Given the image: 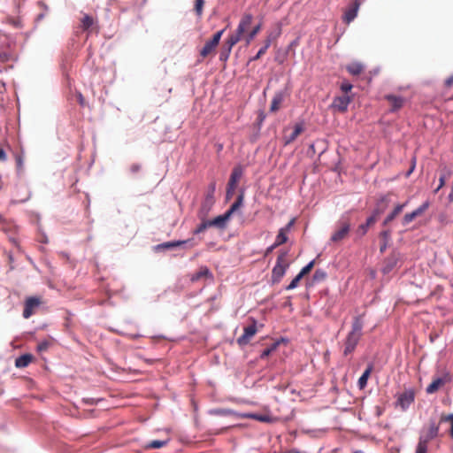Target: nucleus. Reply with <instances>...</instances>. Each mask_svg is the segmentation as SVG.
Segmentation results:
<instances>
[{
  "label": "nucleus",
  "mask_w": 453,
  "mask_h": 453,
  "mask_svg": "<svg viewBox=\"0 0 453 453\" xmlns=\"http://www.w3.org/2000/svg\"><path fill=\"white\" fill-rule=\"evenodd\" d=\"M363 318L364 314H361L354 317L353 319L351 330L343 342V355L345 357L349 356L355 350L362 337V330L364 326Z\"/></svg>",
  "instance_id": "1"
},
{
  "label": "nucleus",
  "mask_w": 453,
  "mask_h": 453,
  "mask_svg": "<svg viewBox=\"0 0 453 453\" xmlns=\"http://www.w3.org/2000/svg\"><path fill=\"white\" fill-rule=\"evenodd\" d=\"M288 254V251H280L278 255L276 264L272 271V280L274 283L280 280V279L284 276L286 270L289 266V263L287 259Z\"/></svg>",
  "instance_id": "2"
},
{
  "label": "nucleus",
  "mask_w": 453,
  "mask_h": 453,
  "mask_svg": "<svg viewBox=\"0 0 453 453\" xmlns=\"http://www.w3.org/2000/svg\"><path fill=\"white\" fill-rule=\"evenodd\" d=\"M253 21V15L251 13L245 12L238 24V27L234 33L231 34L229 37H236L238 38V42L244 38L245 34L248 32L251 23Z\"/></svg>",
  "instance_id": "3"
},
{
  "label": "nucleus",
  "mask_w": 453,
  "mask_h": 453,
  "mask_svg": "<svg viewBox=\"0 0 453 453\" xmlns=\"http://www.w3.org/2000/svg\"><path fill=\"white\" fill-rule=\"evenodd\" d=\"M15 58V53L12 49L11 41L6 35L0 34V60L7 62Z\"/></svg>",
  "instance_id": "4"
},
{
  "label": "nucleus",
  "mask_w": 453,
  "mask_h": 453,
  "mask_svg": "<svg viewBox=\"0 0 453 453\" xmlns=\"http://www.w3.org/2000/svg\"><path fill=\"white\" fill-rule=\"evenodd\" d=\"M224 32L225 29L218 31L216 34L213 35L211 40L205 42L204 46L200 50V57L203 59L215 52L216 48L218 47Z\"/></svg>",
  "instance_id": "5"
},
{
  "label": "nucleus",
  "mask_w": 453,
  "mask_h": 453,
  "mask_svg": "<svg viewBox=\"0 0 453 453\" xmlns=\"http://www.w3.org/2000/svg\"><path fill=\"white\" fill-rule=\"evenodd\" d=\"M350 230V223L349 221H340L337 229L331 235L330 240L333 242H340L345 239Z\"/></svg>",
  "instance_id": "6"
},
{
  "label": "nucleus",
  "mask_w": 453,
  "mask_h": 453,
  "mask_svg": "<svg viewBox=\"0 0 453 453\" xmlns=\"http://www.w3.org/2000/svg\"><path fill=\"white\" fill-rule=\"evenodd\" d=\"M281 34V28L279 26L276 31L269 32L266 39L265 40V45L258 50L256 56H254L250 60L256 61L258 60L268 50L271 46L273 41L276 40L280 35Z\"/></svg>",
  "instance_id": "7"
},
{
  "label": "nucleus",
  "mask_w": 453,
  "mask_h": 453,
  "mask_svg": "<svg viewBox=\"0 0 453 453\" xmlns=\"http://www.w3.org/2000/svg\"><path fill=\"white\" fill-rule=\"evenodd\" d=\"M451 376L449 373H445L442 377L434 378L433 381L426 387V392L428 395L436 393L441 388L450 382Z\"/></svg>",
  "instance_id": "8"
},
{
  "label": "nucleus",
  "mask_w": 453,
  "mask_h": 453,
  "mask_svg": "<svg viewBox=\"0 0 453 453\" xmlns=\"http://www.w3.org/2000/svg\"><path fill=\"white\" fill-rule=\"evenodd\" d=\"M243 331V334L241 335L236 341L239 346L247 345L250 342V339L256 334L257 331L256 320L253 319L252 324L244 327Z\"/></svg>",
  "instance_id": "9"
},
{
  "label": "nucleus",
  "mask_w": 453,
  "mask_h": 453,
  "mask_svg": "<svg viewBox=\"0 0 453 453\" xmlns=\"http://www.w3.org/2000/svg\"><path fill=\"white\" fill-rule=\"evenodd\" d=\"M296 219L293 218L284 227H281L278 234L276 235L274 246H280L286 243L288 240V233L291 230L293 226L295 225Z\"/></svg>",
  "instance_id": "10"
},
{
  "label": "nucleus",
  "mask_w": 453,
  "mask_h": 453,
  "mask_svg": "<svg viewBox=\"0 0 453 453\" xmlns=\"http://www.w3.org/2000/svg\"><path fill=\"white\" fill-rule=\"evenodd\" d=\"M303 130H304V127H303V123L295 124L294 129L289 134H287L288 129L285 128L284 129L285 134L283 136L284 145H288V144L292 143L293 142H295L296 140V138L303 132Z\"/></svg>",
  "instance_id": "11"
},
{
  "label": "nucleus",
  "mask_w": 453,
  "mask_h": 453,
  "mask_svg": "<svg viewBox=\"0 0 453 453\" xmlns=\"http://www.w3.org/2000/svg\"><path fill=\"white\" fill-rule=\"evenodd\" d=\"M429 207V202H425L422 205H420L418 208L414 210L411 213H406L403 218V225L407 226L411 221H413L417 217L421 216Z\"/></svg>",
  "instance_id": "12"
},
{
  "label": "nucleus",
  "mask_w": 453,
  "mask_h": 453,
  "mask_svg": "<svg viewBox=\"0 0 453 453\" xmlns=\"http://www.w3.org/2000/svg\"><path fill=\"white\" fill-rule=\"evenodd\" d=\"M41 304V300L37 297H28L25 302L23 317L25 319L30 318L34 313L36 308H38Z\"/></svg>",
  "instance_id": "13"
},
{
  "label": "nucleus",
  "mask_w": 453,
  "mask_h": 453,
  "mask_svg": "<svg viewBox=\"0 0 453 453\" xmlns=\"http://www.w3.org/2000/svg\"><path fill=\"white\" fill-rule=\"evenodd\" d=\"M238 43V38L237 36L236 37H229L226 40L223 47H222V50H221V52H220V55H219V59L221 61H226L230 56V53L232 51V49L233 47Z\"/></svg>",
  "instance_id": "14"
},
{
  "label": "nucleus",
  "mask_w": 453,
  "mask_h": 453,
  "mask_svg": "<svg viewBox=\"0 0 453 453\" xmlns=\"http://www.w3.org/2000/svg\"><path fill=\"white\" fill-rule=\"evenodd\" d=\"M351 101L352 97L348 95L337 96L334 99L332 106L337 109L339 111L344 112L347 111L348 106Z\"/></svg>",
  "instance_id": "15"
},
{
  "label": "nucleus",
  "mask_w": 453,
  "mask_h": 453,
  "mask_svg": "<svg viewBox=\"0 0 453 453\" xmlns=\"http://www.w3.org/2000/svg\"><path fill=\"white\" fill-rule=\"evenodd\" d=\"M359 6H360V3L358 0H355L351 5H349L345 12H344V16H343V20L345 23L347 24H349L351 21H353L355 19V18L357 17V12H358V9H359Z\"/></svg>",
  "instance_id": "16"
},
{
  "label": "nucleus",
  "mask_w": 453,
  "mask_h": 453,
  "mask_svg": "<svg viewBox=\"0 0 453 453\" xmlns=\"http://www.w3.org/2000/svg\"><path fill=\"white\" fill-rule=\"evenodd\" d=\"M415 399V393L412 389L405 390L398 397V403L401 407L405 410L408 408Z\"/></svg>",
  "instance_id": "17"
},
{
  "label": "nucleus",
  "mask_w": 453,
  "mask_h": 453,
  "mask_svg": "<svg viewBox=\"0 0 453 453\" xmlns=\"http://www.w3.org/2000/svg\"><path fill=\"white\" fill-rule=\"evenodd\" d=\"M190 243V246H195V243L192 242V239L183 240V241H174V242H166L156 246V250H165L173 249L179 246H182L184 244Z\"/></svg>",
  "instance_id": "18"
},
{
  "label": "nucleus",
  "mask_w": 453,
  "mask_h": 453,
  "mask_svg": "<svg viewBox=\"0 0 453 453\" xmlns=\"http://www.w3.org/2000/svg\"><path fill=\"white\" fill-rule=\"evenodd\" d=\"M439 434V426H437L434 421L429 424V427L425 434H422L419 437V440L428 443L431 440L434 439L438 436Z\"/></svg>",
  "instance_id": "19"
},
{
  "label": "nucleus",
  "mask_w": 453,
  "mask_h": 453,
  "mask_svg": "<svg viewBox=\"0 0 453 453\" xmlns=\"http://www.w3.org/2000/svg\"><path fill=\"white\" fill-rule=\"evenodd\" d=\"M285 97H286V93L284 91L276 92L272 99V103L270 105V111L271 112L278 111L280 109L281 104H282L283 101L285 100Z\"/></svg>",
  "instance_id": "20"
},
{
  "label": "nucleus",
  "mask_w": 453,
  "mask_h": 453,
  "mask_svg": "<svg viewBox=\"0 0 453 453\" xmlns=\"http://www.w3.org/2000/svg\"><path fill=\"white\" fill-rule=\"evenodd\" d=\"M230 217L231 216L229 213L226 211L224 214L219 215L213 219L208 220V225H211V226L218 227L219 229H224L226 226V223Z\"/></svg>",
  "instance_id": "21"
},
{
  "label": "nucleus",
  "mask_w": 453,
  "mask_h": 453,
  "mask_svg": "<svg viewBox=\"0 0 453 453\" xmlns=\"http://www.w3.org/2000/svg\"><path fill=\"white\" fill-rule=\"evenodd\" d=\"M385 98L388 100L392 111H395L403 106L404 99L401 96L388 95Z\"/></svg>",
  "instance_id": "22"
},
{
  "label": "nucleus",
  "mask_w": 453,
  "mask_h": 453,
  "mask_svg": "<svg viewBox=\"0 0 453 453\" xmlns=\"http://www.w3.org/2000/svg\"><path fill=\"white\" fill-rule=\"evenodd\" d=\"M242 174H243V170H242V166L237 165L233 169L230 178H229V180H228V183H227V184H229V186H231V188L233 187H237V184H238L239 180H241Z\"/></svg>",
  "instance_id": "23"
},
{
  "label": "nucleus",
  "mask_w": 453,
  "mask_h": 453,
  "mask_svg": "<svg viewBox=\"0 0 453 453\" xmlns=\"http://www.w3.org/2000/svg\"><path fill=\"white\" fill-rule=\"evenodd\" d=\"M364 65L360 62H352L346 65V70L351 75H359L364 71Z\"/></svg>",
  "instance_id": "24"
},
{
  "label": "nucleus",
  "mask_w": 453,
  "mask_h": 453,
  "mask_svg": "<svg viewBox=\"0 0 453 453\" xmlns=\"http://www.w3.org/2000/svg\"><path fill=\"white\" fill-rule=\"evenodd\" d=\"M405 205H406V203L397 204L395 207V209L393 210V211L387 216V218L385 219V220L383 222V225L386 226V225L389 224L392 220H394L396 216H398L403 211Z\"/></svg>",
  "instance_id": "25"
},
{
  "label": "nucleus",
  "mask_w": 453,
  "mask_h": 453,
  "mask_svg": "<svg viewBox=\"0 0 453 453\" xmlns=\"http://www.w3.org/2000/svg\"><path fill=\"white\" fill-rule=\"evenodd\" d=\"M33 357L30 354H25L16 358L15 365L18 368L27 366L32 362Z\"/></svg>",
  "instance_id": "26"
},
{
  "label": "nucleus",
  "mask_w": 453,
  "mask_h": 453,
  "mask_svg": "<svg viewBox=\"0 0 453 453\" xmlns=\"http://www.w3.org/2000/svg\"><path fill=\"white\" fill-rule=\"evenodd\" d=\"M211 276L210 270L206 266H202L191 276L192 281H197L202 278Z\"/></svg>",
  "instance_id": "27"
},
{
  "label": "nucleus",
  "mask_w": 453,
  "mask_h": 453,
  "mask_svg": "<svg viewBox=\"0 0 453 453\" xmlns=\"http://www.w3.org/2000/svg\"><path fill=\"white\" fill-rule=\"evenodd\" d=\"M372 371V366L369 365L365 370V372H363L361 377L358 379L357 385H358L360 389H363V388H365L366 387L367 380H368V379L370 377V374H371Z\"/></svg>",
  "instance_id": "28"
},
{
  "label": "nucleus",
  "mask_w": 453,
  "mask_h": 453,
  "mask_svg": "<svg viewBox=\"0 0 453 453\" xmlns=\"http://www.w3.org/2000/svg\"><path fill=\"white\" fill-rule=\"evenodd\" d=\"M261 27V24H257L249 33L246 34L243 38L246 42V45H249L253 41L256 35L260 32Z\"/></svg>",
  "instance_id": "29"
},
{
  "label": "nucleus",
  "mask_w": 453,
  "mask_h": 453,
  "mask_svg": "<svg viewBox=\"0 0 453 453\" xmlns=\"http://www.w3.org/2000/svg\"><path fill=\"white\" fill-rule=\"evenodd\" d=\"M94 24V19L88 14H85L81 19V27L83 31H88Z\"/></svg>",
  "instance_id": "30"
},
{
  "label": "nucleus",
  "mask_w": 453,
  "mask_h": 453,
  "mask_svg": "<svg viewBox=\"0 0 453 453\" xmlns=\"http://www.w3.org/2000/svg\"><path fill=\"white\" fill-rule=\"evenodd\" d=\"M243 197H244L243 193H241L238 196L236 201L226 211V212L229 213L230 216L242 205Z\"/></svg>",
  "instance_id": "31"
},
{
  "label": "nucleus",
  "mask_w": 453,
  "mask_h": 453,
  "mask_svg": "<svg viewBox=\"0 0 453 453\" xmlns=\"http://www.w3.org/2000/svg\"><path fill=\"white\" fill-rule=\"evenodd\" d=\"M440 422H449L450 424L449 436L453 440V413L442 414L440 418Z\"/></svg>",
  "instance_id": "32"
},
{
  "label": "nucleus",
  "mask_w": 453,
  "mask_h": 453,
  "mask_svg": "<svg viewBox=\"0 0 453 453\" xmlns=\"http://www.w3.org/2000/svg\"><path fill=\"white\" fill-rule=\"evenodd\" d=\"M245 417L252 418V419H255V420H258V421H261V422L269 423V422L272 421V418L269 417L268 415L251 413V414L245 415Z\"/></svg>",
  "instance_id": "33"
},
{
  "label": "nucleus",
  "mask_w": 453,
  "mask_h": 453,
  "mask_svg": "<svg viewBox=\"0 0 453 453\" xmlns=\"http://www.w3.org/2000/svg\"><path fill=\"white\" fill-rule=\"evenodd\" d=\"M278 346H279L278 342L273 343L269 348L263 350V352L260 355V358L261 359L266 358L268 356H270L273 351H275L277 349Z\"/></svg>",
  "instance_id": "34"
},
{
  "label": "nucleus",
  "mask_w": 453,
  "mask_h": 453,
  "mask_svg": "<svg viewBox=\"0 0 453 453\" xmlns=\"http://www.w3.org/2000/svg\"><path fill=\"white\" fill-rule=\"evenodd\" d=\"M396 265V258L395 257H389L387 261H386V265L383 268V272L384 273H388L389 272H391L393 270V268Z\"/></svg>",
  "instance_id": "35"
},
{
  "label": "nucleus",
  "mask_w": 453,
  "mask_h": 453,
  "mask_svg": "<svg viewBox=\"0 0 453 453\" xmlns=\"http://www.w3.org/2000/svg\"><path fill=\"white\" fill-rule=\"evenodd\" d=\"M13 227L14 226L12 223L6 221L0 216V230H2L4 233H8L11 232Z\"/></svg>",
  "instance_id": "36"
},
{
  "label": "nucleus",
  "mask_w": 453,
  "mask_h": 453,
  "mask_svg": "<svg viewBox=\"0 0 453 453\" xmlns=\"http://www.w3.org/2000/svg\"><path fill=\"white\" fill-rule=\"evenodd\" d=\"M166 444H167V441L155 440V441L149 442L145 446V449H159Z\"/></svg>",
  "instance_id": "37"
},
{
  "label": "nucleus",
  "mask_w": 453,
  "mask_h": 453,
  "mask_svg": "<svg viewBox=\"0 0 453 453\" xmlns=\"http://www.w3.org/2000/svg\"><path fill=\"white\" fill-rule=\"evenodd\" d=\"M203 5H204V0H196L194 9L198 17L202 16Z\"/></svg>",
  "instance_id": "38"
},
{
  "label": "nucleus",
  "mask_w": 453,
  "mask_h": 453,
  "mask_svg": "<svg viewBox=\"0 0 453 453\" xmlns=\"http://www.w3.org/2000/svg\"><path fill=\"white\" fill-rule=\"evenodd\" d=\"M208 227H211V225H208V220H204L197 226V227L194 230V234H201V233L204 232Z\"/></svg>",
  "instance_id": "39"
},
{
  "label": "nucleus",
  "mask_w": 453,
  "mask_h": 453,
  "mask_svg": "<svg viewBox=\"0 0 453 453\" xmlns=\"http://www.w3.org/2000/svg\"><path fill=\"white\" fill-rule=\"evenodd\" d=\"M326 278V273L321 269H318L315 271L313 274V280L316 281L324 280Z\"/></svg>",
  "instance_id": "40"
},
{
  "label": "nucleus",
  "mask_w": 453,
  "mask_h": 453,
  "mask_svg": "<svg viewBox=\"0 0 453 453\" xmlns=\"http://www.w3.org/2000/svg\"><path fill=\"white\" fill-rule=\"evenodd\" d=\"M315 264V261H311L308 265H306L299 273V274L303 277L304 275L308 274L311 269L313 268Z\"/></svg>",
  "instance_id": "41"
},
{
  "label": "nucleus",
  "mask_w": 453,
  "mask_h": 453,
  "mask_svg": "<svg viewBox=\"0 0 453 453\" xmlns=\"http://www.w3.org/2000/svg\"><path fill=\"white\" fill-rule=\"evenodd\" d=\"M427 444L428 443L418 440V443L416 448V453H426L427 452Z\"/></svg>",
  "instance_id": "42"
},
{
  "label": "nucleus",
  "mask_w": 453,
  "mask_h": 453,
  "mask_svg": "<svg viewBox=\"0 0 453 453\" xmlns=\"http://www.w3.org/2000/svg\"><path fill=\"white\" fill-rule=\"evenodd\" d=\"M303 277L298 273L289 283V285L286 288L287 290L294 289L297 287L299 281L301 280Z\"/></svg>",
  "instance_id": "43"
},
{
  "label": "nucleus",
  "mask_w": 453,
  "mask_h": 453,
  "mask_svg": "<svg viewBox=\"0 0 453 453\" xmlns=\"http://www.w3.org/2000/svg\"><path fill=\"white\" fill-rule=\"evenodd\" d=\"M380 213V211L376 210L372 216H370L367 219H366V222L365 224L368 226H371L372 225H373L376 221H377V218H378V215Z\"/></svg>",
  "instance_id": "44"
},
{
  "label": "nucleus",
  "mask_w": 453,
  "mask_h": 453,
  "mask_svg": "<svg viewBox=\"0 0 453 453\" xmlns=\"http://www.w3.org/2000/svg\"><path fill=\"white\" fill-rule=\"evenodd\" d=\"M211 413L216 414V415H221V416H228V415L233 414L234 411L231 410H228V409H218V410L211 411Z\"/></svg>",
  "instance_id": "45"
},
{
  "label": "nucleus",
  "mask_w": 453,
  "mask_h": 453,
  "mask_svg": "<svg viewBox=\"0 0 453 453\" xmlns=\"http://www.w3.org/2000/svg\"><path fill=\"white\" fill-rule=\"evenodd\" d=\"M353 86L349 82L344 81L341 85V89L346 95L352 89Z\"/></svg>",
  "instance_id": "46"
},
{
  "label": "nucleus",
  "mask_w": 453,
  "mask_h": 453,
  "mask_svg": "<svg viewBox=\"0 0 453 453\" xmlns=\"http://www.w3.org/2000/svg\"><path fill=\"white\" fill-rule=\"evenodd\" d=\"M368 228H369V226L365 223L362 224L358 226L357 233L359 235L363 236L367 233Z\"/></svg>",
  "instance_id": "47"
},
{
  "label": "nucleus",
  "mask_w": 453,
  "mask_h": 453,
  "mask_svg": "<svg viewBox=\"0 0 453 453\" xmlns=\"http://www.w3.org/2000/svg\"><path fill=\"white\" fill-rule=\"evenodd\" d=\"M48 348H49V342H42L37 346V349L40 352L47 350Z\"/></svg>",
  "instance_id": "48"
},
{
  "label": "nucleus",
  "mask_w": 453,
  "mask_h": 453,
  "mask_svg": "<svg viewBox=\"0 0 453 453\" xmlns=\"http://www.w3.org/2000/svg\"><path fill=\"white\" fill-rule=\"evenodd\" d=\"M236 187H233L231 188V186H229V184H227V188H226V198L229 199L234 193V190H235Z\"/></svg>",
  "instance_id": "49"
},
{
  "label": "nucleus",
  "mask_w": 453,
  "mask_h": 453,
  "mask_svg": "<svg viewBox=\"0 0 453 453\" xmlns=\"http://www.w3.org/2000/svg\"><path fill=\"white\" fill-rule=\"evenodd\" d=\"M445 185V176L442 175L440 177L439 179V186L437 187V188L434 190L435 193H437L443 186Z\"/></svg>",
  "instance_id": "50"
},
{
  "label": "nucleus",
  "mask_w": 453,
  "mask_h": 453,
  "mask_svg": "<svg viewBox=\"0 0 453 453\" xmlns=\"http://www.w3.org/2000/svg\"><path fill=\"white\" fill-rule=\"evenodd\" d=\"M7 159V155L3 148L0 147V161L4 162Z\"/></svg>",
  "instance_id": "51"
},
{
  "label": "nucleus",
  "mask_w": 453,
  "mask_h": 453,
  "mask_svg": "<svg viewBox=\"0 0 453 453\" xmlns=\"http://www.w3.org/2000/svg\"><path fill=\"white\" fill-rule=\"evenodd\" d=\"M78 101H79V104L81 106L85 105V99H84L83 96L81 93L78 94Z\"/></svg>",
  "instance_id": "52"
},
{
  "label": "nucleus",
  "mask_w": 453,
  "mask_h": 453,
  "mask_svg": "<svg viewBox=\"0 0 453 453\" xmlns=\"http://www.w3.org/2000/svg\"><path fill=\"white\" fill-rule=\"evenodd\" d=\"M389 235H390V233H389V231H388V230L382 231V232L380 233V236H381L382 238H384V239H388V238L389 237Z\"/></svg>",
  "instance_id": "53"
},
{
  "label": "nucleus",
  "mask_w": 453,
  "mask_h": 453,
  "mask_svg": "<svg viewBox=\"0 0 453 453\" xmlns=\"http://www.w3.org/2000/svg\"><path fill=\"white\" fill-rule=\"evenodd\" d=\"M10 242H12L15 246H19V242H18V239L16 237H13V236H11L9 238Z\"/></svg>",
  "instance_id": "54"
},
{
  "label": "nucleus",
  "mask_w": 453,
  "mask_h": 453,
  "mask_svg": "<svg viewBox=\"0 0 453 453\" xmlns=\"http://www.w3.org/2000/svg\"><path fill=\"white\" fill-rule=\"evenodd\" d=\"M278 246H274V243L273 245H271L270 247H268L266 249V251H265V254H269L271 253L274 249H276Z\"/></svg>",
  "instance_id": "55"
},
{
  "label": "nucleus",
  "mask_w": 453,
  "mask_h": 453,
  "mask_svg": "<svg viewBox=\"0 0 453 453\" xmlns=\"http://www.w3.org/2000/svg\"><path fill=\"white\" fill-rule=\"evenodd\" d=\"M131 170H132V172L136 173V172H138V171L140 170V165H133L131 166Z\"/></svg>",
  "instance_id": "56"
},
{
  "label": "nucleus",
  "mask_w": 453,
  "mask_h": 453,
  "mask_svg": "<svg viewBox=\"0 0 453 453\" xmlns=\"http://www.w3.org/2000/svg\"><path fill=\"white\" fill-rule=\"evenodd\" d=\"M210 188H211V193L213 194V192L215 191V184L214 183L211 184Z\"/></svg>",
  "instance_id": "57"
},
{
  "label": "nucleus",
  "mask_w": 453,
  "mask_h": 453,
  "mask_svg": "<svg viewBox=\"0 0 453 453\" xmlns=\"http://www.w3.org/2000/svg\"><path fill=\"white\" fill-rule=\"evenodd\" d=\"M291 453H302L301 451H298L296 449H291Z\"/></svg>",
  "instance_id": "58"
},
{
  "label": "nucleus",
  "mask_w": 453,
  "mask_h": 453,
  "mask_svg": "<svg viewBox=\"0 0 453 453\" xmlns=\"http://www.w3.org/2000/svg\"><path fill=\"white\" fill-rule=\"evenodd\" d=\"M296 43H297L296 42H293L291 43V46H294V45H296Z\"/></svg>",
  "instance_id": "59"
},
{
  "label": "nucleus",
  "mask_w": 453,
  "mask_h": 453,
  "mask_svg": "<svg viewBox=\"0 0 453 453\" xmlns=\"http://www.w3.org/2000/svg\"><path fill=\"white\" fill-rule=\"evenodd\" d=\"M384 249H385V246H382V247L380 248V250H381V251H383V250H384Z\"/></svg>",
  "instance_id": "60"
}]
</instances>
